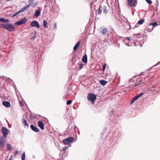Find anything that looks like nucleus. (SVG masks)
<instances>
[{"mask_svg":"<svg viewBox=\"0 0 160 160\" xmlns=\"http://www.w3.org/2000/svg\"><path fill=\"white\" fill-rule=\"evenodd\" d=\"M0 27L2 28H5L10 32L13 31L15 29L14 26L10 23H1L0 24Z\"/></svg>","mask_w":160,"mask_h":160,"instance_id":"f257e3e1","label":"nucleus"},{"mask_svg":"<svg viewBox=\"0 0 160 160\" xmlns=\"http://www.w3.org/2000/svg\"><path fill=\"white\" fill-rule=\"evenodd\" d=\"M88 100L93 103L96 98V96L93 93L89 94L87 97Z\"/></svg>","mask_w":160,"mask_h":160,"instance_id":"f03ea898","label":"nucleus"},{"mask_svg":"<svg viewBox=\"0 0 160 160\" xmlns=\"http://www.w3.org/2000/svg\"><path fill=\"white\" fill-rule=\"evenodd\" d=\"M6 141L5 137H0V150L4 148Z\"/></svg>","mask_w":160,"mask_h":160,"instance_id":"7ed1b4c3","label":"nucleus"},{"mask_svg":"<svg viewBox=\"0 0 160 160\" xmlns=\"http://www.w3.org/2000/svg\"><path fill=\"white\" fill-rule=\"evenodd\" d=\"M74 139L73 137H70L63 140V142L66 145H68L70 144Z\"/></svg>","mask_w":160,"mask_h":160,"instance_id":"20e7f679","label":"nucleus"},{"mask_svg":"<svg viewBox=\"0 0 160 160\" xmlns=\"http://www.w3.org/2000/svg\"><path fill=\"white\" fill-rule=\"evenodd\" d=\"M2 132L3 136L1 137H5L7 139V135L9 133V130L8 129L5 127H3L2 128Z\"/></svg>","mask_w":160,"mask_h":160,"instance_id":"39448f33","label":"nucleus"},{"mask_svg":"<svg viewBox=\"0 0 160 160\" xmlns=\"http://www.w3.org/2000/svg\"><path fill=\"white\" fill-rule=\"evenodd\" d=\"M128 5L130 6H136L137 3V0H128Z\"/></svg>","mask_w":160,"mask_h":160,"instance_id":"423d86ee","label":"nucleus"},{"mask_svg":"<svg viewBox=\"0 0 160 160\" xmlns=\"http://www.w3.org/2000/svg\"><path fill=\"white\" fill-rule=\"evenodd\" d=\"M31 25L32 27H35L38 28H40V25L38 22L36 20L32 22L31 23Z\"/></svg>","mask_w":160,"mask_h":160,"instance_id":"0eeeda50","label":"nucleus"},{"mask_svg":"<svg viewBox=\"0 0 160 160\" xmlns=\"http://www.w3.org/2000/svg\"><path fill=\"white\" fill-rule=\"evenodd\" d=\"M27 21V20L26 19H22L21 20L16 22L15 23V25H19L25 23Z\"/></svg>","mask_w":160,"mask_h":160,"instance_id":"6e6552de","label":"nucleus"},{"mask_svg":"<svg viewBox=\"0 0 160 160\" xmlns=\"http://www.w3.org/2000/svg\"><path fill=\"white\" fill-rule=\"evenodd\" d=\"M38 125L41 129H44V125L42 121H38Z\"/></svg>","mask_w":160,"mask_h":160,"instance_id":"1a4fd4ad","label":"nucleus"},{"mask_svg":"<svg viewBox=\"0 0 160 160\" xmlns=\"http://www.w3.org/2000/svg\"><path fill=\"white\" fill-rule=\"evenodd\" d=\"M30 128L32 130L36 132H38L39 131V129L32 125H30Z\"/></svg>","mask_w":160,"mask_h":160,"instance_id":"9d476101","label":"nucleus"},{"mask_svg":"<svg viewBox=\"0 0 160 160\" xmlns=\"http://www.w3.org/2000/svg\"><path fill=\"white\" fill-rule=\"evenodd\" d=\"M2 105L7 108H9L10 107V103L8 102L3 101L2 103Z\"/></svg>","mask_w":160,"mask_h":160,"instance_id":"9b49d317","label":"nucleus"},{"mask_svg":"<svg viewBox=\"0 0 160 160\" xmlns=\"http://www.w3.org/2000/svg\"><path fill=\"white\" fill-rule=\"evenodd\" d=\"M41 10L40 9H38L34 13V16L36 17H38L41 15Z\"/></svg>","mask_w":160,"mask_h":160,"instance_id":"f8f14e48","label":"nucleus"},{"mask_svg":"<svg viewBox=\"0 0 160 160\" xmlns=\"http://www.w3.org/2000/svg\"><path fill=\"white\" fill-rule=\"evenodd\" d=\"M80 42H81L80 41H79L77 42V43L75 45V46H74V48H73L74 52L78 48L79 45L80 44Z\"/></svg>","mask_w":160,"mask_h":160,"instance_id":"ddd939ff","label":"nucleus"},{"mask_svg":"<svg viewBox=\"0 0 160 160\" xmlns=\"http://www.w3.org/2000/svg\"><path fill=\"white\" fill-rule=\"evenodd\" d=\"M102 7L100 5L99 7V8L97 10V12H98V14L100 15L102 13Z\"/></svg>","mask_w":160,"mask_h":160,"instance_id":"4468645a","label":"nucleus"},{"mask_svg":"<svg viewBox=\"0 0 160 160\" xmlns=\"http://www.w3.org/2000/svg\"><path fill=\"white\" fill-rule=\"evenodd\" d=\"M30 6V4H28V5H27V6L23 8L22 9H21L20 10V11L21 12H23L25 11H26L27 9V8H28Z\"/></svg>","mask_w":160,"mask_h":160,"instance_id":"2eb2a0df","label":"nucleus"},{"mask_svg":"<svg viewBox=\"0 0 160 160\" xmlns=\"http://www.w3.org/2000/svg\"><path fill=\"white\" fill-rule=\"evenodd\" d=\"M82 61L84 63H87V56L86 54L83 56L82 60Z\"/></svg>","mask_w":160,"mask_h":160,"instance_id":"dca6fc26","label":"nucleus"},{"mask_svg":"<svg viewBox=\"0 0 160 160\" xmlns=\"http://www.w3.org/2000/svg\"><path fill=\"white\" fill-rule=\"evenodd\" d=\"M6 146L8 151L11 150L12 149V146L9 144H6Z\"/></svg>","mask_w":160,"mask_h":160,"instance_id":"f3484780","label":"nucleus"},{"mask_svg":"<svg viewBox=\"0 0 160 160\" xmlns=\"http://www.w3.org/2000/svg\"><path fill=\"white\" fill-rule=\"evenodd\" d=\"M0 22H9V20L3 18H0Z\"/></svg>","mask_w":160,"mask_h":160,"instance_id":"a211bd4d","label":"nucleus"},{"mask_svg":"<svg viewBox=\"0 0 160 160\" xmlns=\"http://www.w3.org/2000/svg\"><path fill=\"white\" fill-rule=\"evenodd\" d=\"M138 99V97H137L136 96V97H135L133 98H132V100H131L130 104H132V103H133L136 100H137V99Z\"/></svg>","mask_w":160,"mask_h":160,"instance_id":"6ab92c4d","label":"nucleus"},{"mask_svg":"<svg viewBox=\"0 0 160 160\" xmlns=\"http://www.w3.org/2000/svg\"><path fill=\"white\" fill-rule=\"evenodd\" d=\"M102 10L103 11V12L105 13H107L108 12V9L105 6H104L102 7Z\"/></svg>","mask_w":160,"mask_h":160,"instance_id":"aec40b11","label":"nucleus"},{"mask_svg":"<svg viewBox=\"0 0 160 160\" xmlns=\"http://www.w3.org/2000/svg\"><path fill=\"white\" fill-rule=\"evenodd\" d=\"M158 25V23L156 22H151L149 24V26H156Z\"/></svg>","mask_w":160,"mask_h":160,"instance_id":"412c9836","label":"nucleus"},{"mask_svg":"<svg viewBox=\"0 0 160 160\" xmlns=\"http://www.w3.org/2000/svg\"><path fill=\"white\" fill-rule=\"evenodd\" d=\"M107 82L104 80H101L100 81V83L102 85H105L107 83Z\"/></svg>","mask_w":160,"mask_h":160,"instance_id":"4be33fe9","label":"nucleus"},{"mask_svg":"<svg viewBox=\"0 0 160 160\" xmlns=\"http://www.w3.org/2000/svg\"><path fill=\"white\" fill-rule=\"evenodd\" d=\"M48 22L46 20H44L43 21V26H44V28H48Z\"/></svg>","mask_w":160,"mask_h":160,"instance_id":"5701e85b","label":"nucleus"},{"mask_svg":"<svg viewBox=\"0 0 160 160\" xmlns=\"http://www.w3.org/2000/svg\"><path fill=\"white\" fill-rule=\"evenodd\" d=\"M23 120V123L24 124V126H26L27 127H28L29 126V125L27 123L26 121L25 120V119H22Z\"/></svg>","mask_w":160,"mask_h":160,"instance_id":"b1692460","label":"nucleus"},{"mask_svg":"<svg viewBox=\"0 0 160 160\" xmlns=\"http://www.w3.org/2000/svg\"><path fill=\"white\" fill-rule=\"evenodd\" d=\"M107 28H104L102 30V32L104 34H106L107 32Z\"/></svg>","mask_w":160,"mask_h":160,"instance_id":"393cba45","label":"nucleus"},{"mask_svg":"<svg viewBox=\"0 0 160 160\" xmlns=\"http://www.w3.org/2000/svg\"><path fill=\"white\" fill-rule=\"evenodd\" d=\"M144 19H142L138 21V23L140 25L142 24L144 22Z\"/></svg>","mask_w":160,"mask_h":160,"instance_id":"a878e982","label":"nucleus"},{"mask_svg":"<svg viewBox=\"0 0 160 160\" xmlns=\"http://www.w3.org/2000/svg\"><path fill=\"white\" fill-rule=\"evenodd\" d=\"M21 12H20V10H19V11H18L17 12L15 13H14L12 15V17H14L16 16H17V15L19 14Z\"/></svg>","mask_w":160,"mask_h":160,"instance_id":"bb28decb","label":"nucleus"},{"mask_svg":"<svg viewBox=\"0 0 160 160\" xmlns=\"http://www.w3.org/2000/svg\"><path fill=\"white\" fill-rule=\"evenodd\" d=\"M25 153L24 152L22 153V160H25Z\"/></svg>","mask_w":160,"mask_h":160,"instance_id":"cd10ccee","label":"nucleus"},{"mask_svg":"<svg viewBox=\"0 0 160 160\" xmlns=\"http://www.w3.org/2000/svg\"><path fill=\"white\" fill-rule=\"evenodd\" d=\"M84 65L83 64H80L79 65V69L80 70L82 69L84 66Z\"/></svg>","mask_w":160,"mask_h":160,"instance_id":"c85d7f7f","label":"nucleus"},{"mask_svg":"<svg viewBox=\"0 0 160 160\" xmlns=\"http://www.w3.org/2000/svg\"><path fill=\"white\" fill-rule=\"evenodd\" d=\"M146 2L149 4H152V3L151 0H145Z\"/></svg>","mask_w":160,"mask_h":160,"instance_id":"c756f323","label":"nucleus"},{"mask_svg":"<svg viewBox=\"0 0 160 160\" xmlns=\"http://www.w3.org/2000/svg\"><path fill=\"white\" fill-rule=\"evenodd\" d=\"M141 82H142V80H140L139 81V82H138V83L136 82L135 83V86H137L139 85H140V84Z\"/></svg>","mask_w":160,"mask_h":160,"instance_id":"7c9ffc66","label":"nucleus"},{"mask_svg":"<svg viewBox=\"0 0 160 160\" xmlns=\"http://www.w3.org/2000/svg\"><path fill=\"white\" fill-rule=\"evenodd\" d=\"M72 102V101L71 100H68L67 101V105H69L71 104Z\"/></svg>","mask_w":160,"mask_h":160,"instance_id":"2f4dec72","label":"nucleus"},{"mask_svg":"<svg viewBox=\"0 0 160 160\" xmlns=\"http://www.w3.org/2000/svg\"><path fill=\"white\" fill-rule=\"evenodd\" d=\"M19 103L21 106L22 107L24 105L23 103L21 101H19Z\"/></svg>","mask_w":160,"mask_h":160,"instance_id":"473e14b6","label":"nucleus"},{"mask_svg":"<svg viewBox=\"0 0 160 160\" xmlns=\"http://www.w3.org/2000/svg\"><path fill=\"white\" fill-rule=\"evenodd\" d=\"M143 94V93H141L139 94L138 95H137V96L138 97V98L141 97Z\"/></svg>","mask_w":160,"mask_h":160,"instance_id":"72a5a7b5","label":"nucleus"},{"mask_svg":"<svg viewBox=\"0 0 160 160\" xmlns=\"http://www.w3.org/2000/svg\"><path fill=\"white\" fill-rule=\"evenodd\" d=\"M106 66V64H105L103 66V71H104L105 70V69Z\"/></svg>","mask_w":160,"mask_h":160,"instance_id":"f704fd0d","label":"nucleus"},{"mask_svg":"<svg viewBox=\"0 0 160 160\" xmlns=\"http://www.w3.org/2000/svg\"><path fill=\"white\" fill-rule=\"evenodd\" d=\"M54 28L56 29H57V25L56 23H55L54 24Z\"/></svg>","mask_w":160,"mask_h":160,"instance_id":"c9c22d12","label":"nucleus"},{"mask_svg":"<svg viewBox=\"0 0 160 160\" xmlns=\"http://www.w3.org/2000/svg\"><path fill=\"white\" fill-rule=\"evenodd\" d=\"M126 39H127L128 40H130V38L129 37H126L125 38Z\"/></svg>","mask_w":160,"mask_h":160,"instance_id":"e433bc0d","label":"nucleus"},{"mask_svg":"<svg viewBox=\"0 0 160 160\" xmlns=\"http://www.w3.org/2000/svg\"><path fill=\"white\" fill-rule=\"evenodd\" d=\"M66 148H67V147H63V150H65L66 149Z\"/></svg>","mask_w":160,"mask_h":160,"instance_id":"4c0bfd02","label":"nucleus"},{"mask_svg":"<svg viewBox=\"0 0 160 160\" xmlns=\"http://www.w3.org/2000/svg\"><path fill=\"white\" fill-rule=\"evenodd\" d=\"M18 151H17V152H16L15 153V155H16V154H17L18 153Z\"/></svg>","mask_w":160,"mask_h":160,"instance_id":"58836bf2","label":"nucleus"},{"mask_svg":"<svg viewBox=\"0 0 160 160\" xmlns=\"http://www.w3.org/2000/svg\"><path fill=\"white\" fill-rule=\"evenodd\" d=\"M32 38H33V39H34L35 38V37H33Z\"/></svg>","mask_w":160,"mask_h":160,"instance_id":"ea45409f","label":"nucleus"}]
</instances>
